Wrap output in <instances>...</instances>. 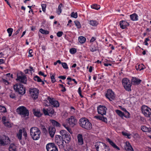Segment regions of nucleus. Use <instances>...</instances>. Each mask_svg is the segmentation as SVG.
<instances>
[{
	"label": "nucleus",
	"mask_w": 151,
	"mask_h": 151,
	"mask_svg": "<svg viewBox=\"0 0 151 151\" xmlns=\"http://www.w3.org/2000/svg\"><path fill=\"white\" fill-rule=\"evenodd\" d=\"M4 125L8 127H11L10 123L8 121H6L5 123H4Z\"/></svg>",
	"instance_id": "51"
},
{
	"label": "nucleus",
	"mask_w": 151,
	"mask_h": 151,
	"mask_svg": "<svg viewBox=\"0 0 151 151\" xmlns=\"http://www.w3.org/2000/svg\"><path fill=\"white\" fill-rule=\"evenodd\" d=\"M48 100L49 102L52 106V107H54L56 108L60 106V103L59 102L56 100L55 99L53 98H50L48 97Z\"/></svg>",
	"instance_id": "14"
},
{
	"label": "nucleus",
	"mask_w": 151,
	"mask_h": 151,
	"mask_svg": "<svg viewBox=\"0 0 151 151\" xmlns=\"http://www.w3.org/2000/svg\"><path fill=\"white\" fill-rule=\"evenodd\" d=\"M10 97L12 99H14L15 98V95L14 94L11 93L10 95Z\"/></svg>",
	"instance_id": "61"
},
{
	"label": "nucleus",
	"mask_w": 151,
	"mask_h": 151,
	"mask_svg": "<svg viewBox=\"0 0 151 151\" xmlns=\"http://www.w3.org/2000/svg\"><path fill=\"white\" fill-rule=\"evenodd\" d=\"M122 82L123 85L126 90L128 91H131V87L132 85L129 80L127 78H124Z\"/></svg>",
	"instance_id": "10"
},
{
	"label": "nucleus",
	"mask_w": 151,
	"mask_h": 151,
	"mask_svg": "<svg viewBox=\"0 0 151 151\" xmlns=\"http://www.w3.org/2000/svg\"><path fill=\"white\" fill-rule=\"evenodd\" d=\"M61 115L63 118H65L68 116V113L66 111H64L62 112Z\"/></svg>",
	"instance_id": "40"
},
{
	"label": "nucleus",
	"mask_w": 151,
	"mask_h": 151,
	"mask_svg": "<svg viewBox=\"0 0 151 151\" xmlns=\"http://www.w3.org/2000/svg\"><path fill=\"white\" fill-rule=\"evenodd\" d=\"M79 123L82 127L86 129L90 130L92 128L91 124L86 118H81L79 120Z\"/></svg>",
	"instance_id": "1"
},
{
	"label": "nucleus",
	"mask_w": 151,
	"mask_h": 151,
	"mask_svg": "<svg viewBox=\"0 0 151 151\" xmlns=\"http://www.w3.org/2000/svg\"><path fill=\"white\" fill-rule=\"evenodd\" d=\"M16 80L21 83L26 84L27 82V78L26 76L22 72L18 73L17 75Z\"/></svg>",
	"instance_id": "7"
},
{
	"label": "nucleus",
	"mask_w": 151,
	"mask_h": 151,
	"mask_svg": "<svg viewBox=\"0 0 151 151\" xmlns=\"http://www.w3.org/2000/svg\"><path fill=\"white\" fill-rule=\"evenodd\" d=\"M0 112L5 113L6 112V107L4 106L0 105Z\"/></svg>",
	"instance_id": "38"
},
{
	"label": "nucleus",
	"mask_w": 151,
	"mask_h": 151,
	"mask_svg": "<svg viewBox=\"0 0 151 151\" xmlns=\"http://www.w3.org/2000/svg\"><path fill=\"white\" fill-rule=\"evenodd\" d=\"M22 130L21 129H19L18 133L17 134V137L19 140H21L22 139Z\"/></svg>",
	"instance_id": "34"
},
{
	"label": "nucleus",
	"mask_w": 151,
	"mask_h": 151,
	"mask_svg": "<svg viewBox=\"0 0 151 151\" xmlns=\"http://www.w3.org/2000/svg\"><path fill=\"white\" fill-rule=\"evenodd\" d=\"M125 149L127 151H133V149L130 143L129 142H126L124 146Z\"/></svg>",
	"instance_id": "21"
},
{
	"label": "nucleus",
	"mask_w": 151,
	"mask_h": 151,
	"mask_svg": "<svg viewBox=\"0 0 151 151\" xmlns=\"http://www.w3.org/2000/svg\"><path fill=\"white\" fill-rule=\"evenodd\" d=\"M70 16L73 18H77L78 17L77 13V12L74 13V12H73L71 14Z\"/></svg>",
	"instance_id": "49"
},
{
	"label": "nucleus",
	"mask_w": 151,
	"mask_h": 151,
	"mask_svg": "<svg viewBox=\"0 0 151 151\" xmlns=\"http://www.w3.org/2000/svg\"><path fill=\"white\" fill-rule=\"evenodd\" d=\"M63 138L59 135H56L55 137V141L56 143L60 148L63 149L64 147V140Z\"/></svg>",
	"instance_id": "9"
},
{
	"label": "nucleus",
	"mask_w": 151,
	"mask_h": 151,
	"mask_svg": "<svg viewBox=\"0 0 151 151\" xmlns=\"http://www.w3.org/2000/svg\"><path fill=\"white\" fill-rule=\"evenodd\" d=\"M79 42L81 44L84 43L86 41V39L84 37L81 36L79 37L78 38Z\"/></svg>",
	"instance_id": "31"
},
{
	"label": "nucleus",
	"mask_w": 151,
	"mask_h": 151,
	"mask_svg": "<svg viewBox=\"0 0 151 151\" xmlns=\"http://www.w3.org/2000/svg\"><path fill=\"white\" fill-rule=\"evenodd\" d=\"M130 17L132 21H137L138 20V16L137 14L135 13L130 15Z\"/></svg>",
	"instance_id": "28"
},
{
	"label": "nucleus",
	"mask_w": 151,
	"mask_h": 151,
	"mask_svg": "<svg viewBox=\"0 0 151 151\" xmlns=\"http://www.w3.org/2000/svg\"><path fill=\"white\" fill-rule=\"evenodd\" d=\"M33 112L34 115L38 117H40L42 114L41 113L40 111L38 110L33 109Z\"/></svg>",
	"instance_id": "29"
},
{
	"label": "nucleus",
	"mask_w": 151,
	"mask_h": 151,
	"mask_svg": "<svg viewBox=\"0 0 151 151\" xmlns=\"http://www.w3.org/2000/svg\"><path fill=\"white\" fill-rule=\"evenodd\" d=\"M89 24L92 26L96 27L98 25L99 23L96 20H91L89 21Z\"/></svg>",
	"instance_id": "27"
},
{
	"label": "nucleus",
	"mask_w": 151,
	"mask_h": 151,
	"mask_svg": "<svg viewBox=\"0 0 151 151\" xmlns=\"http://www.w3.org/2000/svg\"><path fill=\"white\" fill-rule=\"evenodd\" d=\"M122 110L125 111V114L127 115V116H129V113L126 110L124 109L123 108Z\"/></svg>",
	"instance_id": "56"
},
{
	"label": "nucleus",
	"mask_w": 151,
	"mask_h": 151,
	"mask_svg": "<svg viewBox=\"0 0 151 151\" xmlns=\"http://www.w3.org/2000/svg\"><path fill=\"white\" fill-rule=\"evenodd\" d=\"M143 66V65L142 64L139 65H138V66H136V67L137 70H140L142 69H143L144 68L142 67H141L142 66Z\"/></svg>",
	"instance_id": "47"
},
{
	"label": "nucleus",
	"mask_w": 151,
	"mask_h": 151,
	"mask_svg": "<svg viewBox=\"0 0 151 151\" xmlns=\"http://www.w3.org/2000/svg\"><path fill=\"white\" fill-rule=\"evenodd\" d=\"M58 78L63 80H65L66 78V77L65 76H60Z\"/></svg>",
	"instance_id": "64"
},
{
	"label": "nucleus",
	"mask_w": 151,
	"mask_h": 151,
	"mask_svg": "<svg viewBox=\"0 0 151 151\" xmlns=\"http://www.w3.org/2000/svg\"><path fill=\"white\" fill-rule=\"evenodd\" d=\"M90 50L91 51L93 52L96 51L97 50V48L95 46L92 45L90 47Z\"/></svg>",
	"instance_id": "46"
},
{
	"label": "nucleus",
	"mask_w": 151,
	"mask_h": 151,
	"mask_svg": "<svg viewBox=\"0 0 151 151\" xmlns=\"http://www.w3.org/2000/svg\"><path fill=\"white\" fill-rule=\"evenodd\" d=\"M14 88L16 92L20 94L23 95L25 93V88L21 83H18L15 84L14 86Z\"/></svg>",
	"instance_id": "4"
},
{
	"label": "nucleus",
	"mask_w": 151,
	"mask_h": 151,
	"mask_svg": "<svg viewBox=\"0 0 151 151\" xmlns=\"http://www.w3.org/2000/svg\"><path fill=\"white\" fill-rule=\"evenodd\" d=\"M141 80L136 77H132V83L134 85H139L141 82Z\"/></svg>",
	"instance_id": "22"
},
{
	"label": "nucleus",
	"mask_w": 151,
	"mask_h": 151,
	"mask_svg": "<svg viewBox=\"0 0 151 151\" xmlns=\"http://www.w3.org/2000/svg\"><path fill=\"white\" fill-rule=\"evenodd\" d=\"M10 140L5 135L0 136V145L4 146L10 143Z\"/></svg>",
	"instance_id": "11"
},
{
	"label": "nucleus",
	"mask_w": 151,
	"mask_h": 151,
	"mask_svg": "<svg viewBox=\"0 0 151 151\" xmlns=\"http://www.w3.org/2000/svg\"><path fill=\"white\" fill-rule=\"evenodd\" d=\"M67 79L68 80H69V81H68V82L67 83V84H70L71 83L70 82L71 81V78L70 77H68L67 78Z\"/></svg>",
	"instance_id": "63"
},
{
	"label": "nucleus",
	"mask_w": 151,
	"mask_h": 151,
	"mask_svg": "<svg viewBox=\"0 0 151 151\" xmlns=\"http://www.w3.org/2000/svg\"><path fill=\"white\" fill-rule=\"evenodd\" d=\"M55 129L53 127H50L49 129V133L51 138L54 137L55 132Z\"/></svg>",
	"instance_id": "20"
},
{
	"label": "nucleus",
	"mask_w": 151,
	"mask_h": 151,
	"mask_svg": "<svg viewBox=\"0 0 151 151\" xmlns=\"http://www.w3.org/2000/svg\"><path fill=\"white\" fill-rule=\"evenodd\" d=\"M32 52V49H30L29 50V55H28L29 56V57H32L33 55L31 54Z\"/></svg>",
	"instance_id": "60"
},
{
	"label": "nucleus",
	"mask_w": 151,
	"mask_h": 151,
	"mask_svg": "<svg viewBox=\"0 0 151 151\" xmlns=\"http://www.w3.org/2000/svg\"><path fill=\"white\" fill-rule=\"evenodd\" d=\"M22 27H19L18 29L16 31L17 33H19V32H21L22 31Z\"/></svg>",
	"instance_id": "58"
},
{
	"label": "nucleus",
	"mask_w": 151,
	"mask_h": 151,
	"mask_svg": "<svg viewBox=\"0 0 151 151\" xmlns=\"http://www.w3.org/2000/svg\"><path fill=\"white\" fill-rule=\"evenodd\" d=\"M39 32L43 35H46L47 34V31L44 30L42 28L40 29Z\"/></svg>",
	"instance_id": "43"
},
{
	"label": "nucleus",
	"mask_w": 151,
	"mask_h": 151,
	"mask_svg": "<svg viewBox=\"0 0 151 151\" xmlns=\"http://www.w3.org/2000/svg\"><path fill=\"white\" fill-rule=\"evenodd\" d=\"M34 79L35 81H37L38 82H40L42 81L41 79L38 76H36L34 77Z\"/></svg>",
	"instance_id": "41"
},
{
	"label": "nucleus",
	"mask_w": 151,
	"mask_h": 151,
	"mask_svg": "<svg viewBox=\"0 0 151 151\" xmlns=\"http://www.w3.org/2000/svg\"><path fill=\"white\" fill-rule=\"evenodd\" d=\"M2 121L3 122V124H4V123H5L7 121L6 120V117L4 116L2 118Z\"/></svg>",
	"instance_id": "59"
},
{
	"label": "nucleus",
	"mask_w": 151,
	"mask_h": 151,
	"mask_svg": "<svg viewBox=\"0 0 151 151\" xmlns=\"http://www.w3.org/2000/svg\"><path fill=\"white\" fill-rule=\"evenodd\" d=\"M30 135L32 139L35 140L39 139L41 135V132L36 127H32L30 129Z\"/></svg>",
	"instance_id": "2"
},
{
	"label": "nucleus",
	"mask_w": 151,
	"mask_h": 151,
	"mask_svg": "<svg viewBox=\"0 0 151 151\" xmlns=\"http://www.w3.org/2000/svg\"><path fill=\"white\" fill-rule=\"evenodd\" d=\"M141 130L144 132H150L151 131V128L150 127H147L145 126H142Z\"/></svg>",
	"instance_id": "25"
},
{
	"label": "nucleus",
	"mask_w": 151,
	"mask_h": 151,
	"mask_svg": "<svg viewBox=\"0 0 151 151\" xmlns=\"http://www.w3.org/2000/svg\"><path fill=\"white\" fill-rule=\"evenodd\" d=\"M48 151H58V149L54 143H48Z\"/></svg>",
	"instance_id": "17"
},
{
	"label": "nucleus",
	"mask_w": 151,
	"mask_h": 151,
	"mask_svg": "<svg viewBox=\"0 0 151 151\" xmlns=\"http://www.w3.org/2000/svg\"><path fill=\"white\" fill-rule=\"evenodd\" d=\"M63 6V4H60L58 7V9L57 11V13L58 15H60L62 12L61 8Z\"/></svg>",
	"instance_id": "35"
},
{
	"label": "nucleus",
	"mask_w": 151,
	"mask_h": 151,
	"mask_svg": "<svg viewBox=\"0 0 151 151\" xmlns=\"http://www.w3.org/2000/svg\"><path fill=\"white\" fill-rule=\"evenodd\" d=\"M17 111L22 116H28L29 115V111L24 106H19L17 109Z\"/></svg>",
	"instance_id": "5"
},
{
	"label": "nucleus",
	"mask_w": 151,
	"mask_h": 151,
	"mask_svg": "<svg viewBox=\"0 0 151 151\" xmlns=\"http://www.w3.org/2000/svg\"><path fill=\"white\" fill-rule=\"evenodd\" d=\"M38 90L36 88L31 89L29 91L31 96L33 99H37L38 96Z\"/></svg>",
	"instance_id": "15"
},
{
	"label": "nucleus",
	"mask_w": 151,
	"mask_h": 151,
	"mask_svg": "<svg viewBox=\"0 0 151 151\" xmlns=\"http://www.w3.org/2000/svg\"><path fill=\"white\" fill-rule=\"evenodd\" d=\"M102 116H94V118L98 120H101L102 118Z\"/></svg>",
	"instance_id": "55"
},
{
	"label": "nucleus",
	"mask_w": 151,
	"mask_h": 151,
	"mask_svg": "<svg viewBox=\"0 0 151 151\" xmlns=\"http://www.w3.org/2000/svg\"><path fill=\"white\" fill-rule=\"evenodd\" d=\"M122 134L123 135L125 136H127L128 138H130V136L131 135L130 134H128L125 132H122Z\"/></svg>",
	"instance_id": "48"
},
{
	"label": "nucleus",
	"mask_w": 151,
	"mask_h": 151,
	"mask_svg": "<svg viewBox=\"0 0 151 151\" xmlns=\"http://www.w3.org/2000/svg\"><path fill=\"white\" fill-rule=\"evenodd\" d=\"M41 128L44 133L45 134L47 133V129L45 125L41 124Z\"/></svg>",
	"instance_id": "44"
},
{
	"label": "nucleus",
	"mask_w": 151,
	"mask_h": 151,
	"mask_svg": "<svg viewBox=\"0 0 151 151\" xmlns=\"http://www.w3.org/2000/svg\"><path fill=\"white\" fill-rule=\"evenodd\" d=\"M62 125L71 134L72 133V131L71 129L68 126L67 124L64 123H63L62 124Z\"/></svg>",
	"instance_id": "33"
},
{
	"label": "nucleus",
	"mask_w": 151,
	"mask_h": 151,
	"mask_svg": "<svg viewBox=\"0 0 151 151\" xmlns=\"http://www.w3.org/2000/svg\"><path fill=\"white\" fill-rule=\"evenodd\" d=\"M78 142L79 145H82L83 143V136L81 134H79L77 136Z\"/></svg>",
	"instance_id": "24"
},
{
	"label": "nucleus",
	"mask_w": 151,
	"mask_h": 151,
	"mask_svg": "<svg viewBox=\"0 0 151 151\" xmlns=\"http://www.w3.org/2000/svg\"><path fill=\"white\" fill-rule=\"evenodd\" d=\"M42 7L43 11L45 12V9L46 7V4H42Z\"/></svg>",
	"instance_id": "52"
},
{
	"label": "nucleus",
	"mask_w": 151,
	"mask_h": 151,
	"mask_svg": "<svg viewBox=\"0 0 151 151\" xmlns=\"http://www.w3.org/2000/svg\"><path fill=\"white\" fill-rule=\"evenodd\" d=\"M66 121L71 127H73L77 124V120L74 116H71L66 119Z\"/></svg>",
	"instance_id": "12"
},
{
	"label": "nucleus",
	"mask_w": 151,
	"mask_h": 151,
	"mask_svg": "<svg viewBox=\"0 0 151 151\" xmlns=\"http://www.w3.org/2000/svg\"><path fill=\"white\" fill-rule=\"evenodd\" d=\"M106 141L108 142H109L110 145H111L114 148L119 150H120L119 148L117 145H116L109 139H106Z\"/></svg>",
	"instance_id": "23"
},
{
	"label": "nucleus",
	"mask_w": 151,
	"mask_h": 151,
	"mask_svg": "<svg viewBox=\"0 0 151 151\" xmlns=\"http://www.w3.org/2000/svg\"><path fill=\"white\" fill-rule=\"evenodd\" d=\"M63 34V32L62 31H59L57 33V36L59 37H61Z\"/></svg>",
	"instance_id": "54"
},
{
	"label": "nucleus",
	"mask_w": 151,
	"mask_h": 151,
	"mask_svg": "<svg viewBox=\"0 0 151 151\" xmlns=\"http://www.w3.org/2000/svg\"><path fill=\"white\" fill-rule=\"evenodd\" d=\"M141 110L144 116L147 117H151V109L146 105H143L141 108Z\"/></svg>",
	"instance_id": "6"
},
{
	"label": "nucleus",
	"mask_w": 151,
	"mask_h": 151,
	"mask_svg": "<svg viewBox=\"0 0 151 151\" xmlns=\"http://www.w3.org/2000/svg\"><path fill=\"white\" fill-rule=\"evenodd\" d=\"M91 8L92 9L98 10L100 9V6L99 5L96 4H93L91 6Z\"/></svg>",
	"instance_id": "36"
},
{
	"label": "nucleus",
	"mask_w": 151,
	"mask_h": 151,
	"mask_svg": "<svg viewBox=\"0 0 151 151\" xmlns=\"http://www.w3.org/2000/svg\"><path fill=\"white\" fill-rule=\"evenodd\" d=\"M62 65L64 69H67L68 68V67L67 63H62Z\"/></svg>",
	"instance_id": "50"
},
{
	"label": "nucleus",
	"mask_w": 151,
	"mask_h": 151,
	"mask_svg": "<svg viewBox=\"0 0 151 151\" xmlns=\"http://www.w3.org/2000/svg\"><path fill=\"white\" fill-rule=\"evenodd\" d=\"M116 113L120 116L123 117L125 116L126 117H127V115H125V114L123 113L122 111L119 110H116Z\"/></svg>",
	"instance_id": "30"
},
{
	"label": "nucleus",
	"mask_w": 151,
	"mask_h": 151,
	"mask_svg": "<svg viewBox=\"0 0 151 151\" xmlns=\"http://www.w3.org/2000/svg\"><path fill=\"white\" fill-rule=\"evenodd\" d=\"M106 108L104 106L100 105L97 107V111L99 114L102 115H105Z\"/></svg>",
	"instance_id": "16"
},
{
	"label": "nucleus",
	"mask_w": 151,
	"mask_h": 151,
	"mask_svg": "<svg viewBox=\"0 0 151 151\" xmlns=\"http://www.w3.org/2000/svg\"><path fill=\"white\" fill-rule=\"evenodd\" d=\"M75 24L78 29H80L81 27V25L80 22L77 20H76L74 22Z\"/></svg>",
	"instance_id": "39"
},
{
	"label": "nucleus",
	"mask_w": 151,
	"mask_h": 151,
	"mask_svg": "<svg viewBox=\"0 0 151 151\" xmlns=\"http://www.w3.org/2000/svg\"><path fill=\"white\" fill-rule=\"evenodd\" d=\"M81 92H82V91H81V88L80 87L78 89V93H79V95L82 98L83 97V96L81 94Z\"/></svg>",
	"instance_id": "53"
},
{
	"label": "nucleus",
	"mask_w": 151,
	"mask_h": 151,
	"mask_svg": "<svg viewBox=\"0 0 151 151\" xmlns=\"http://www.w3.org/2000/svg\"><path fill=\"white\" fill-rule=\"evenodd\" d=\"M55 112L53 108L50 107L48 109V115L51 117H54L55 115Z\"/></svg>",
	"instance_id": "19"
},
{
	"label": "nucleus",
	"mask_w": 151,
	"mask_h": 151,
	"mask_svg": "<svg viewBox=\"0 0 151 151\" xmlns=\"http://www.w3.org/2000/svg\"><path fill=\"white\" fill-rule=\"evenodd\" d=\"M101 120L106 123H107V118L104 116L102 117V120Z\"/></svg>",
	"instance_id": "57"
},
{
	"label": "nucleus",
	"mask_w": 151,
	"mask_h": 151,
	"mask_svg": "<svg viewBox=\"0 0 151 151\" xmlns=\"http://www.w3.org/2000/svg\"><path fill=\"white\" fill-rule=\"evenodd\" d=\"M55 73H54L52 75L51 73H50V76L51 80V82L52 83H54L56 81L55 78Z\"/></svg>",
	"instance_id": "37"
},
{
	"label": "nucleus",
	"mask_w": 151,
	"mask_h": 151,
	"mask_svg": "<svg viewBox=\"0 0 151 151\" xmlns=\"http://www.w3.org/2000/svg\"><path fill=\"white\" fill-rule=\"evenodd\" d=\"M50 123H52L53 125H55L57 126H60V124L57 121L52 119L50 120Z\"/></svg>",
	"instance_id": "32"
},
{
	"label": "nucleus",
	"mask_w": 151,
	"mask_h": 151,
	"mask_svg": "<svg viewBox=\"0 0 151 151\" xmlns=\"http://www.w3.org/2000/svg\"><path fill=\"white\" fill-rule=\"evenodd\" d=\"M129 25V24L125 21L122 20L119 22L120 27L122 29H125Z\"/></svg>",
	"instance_id": "18"
},
{
	"label": "nucleus",
	"mask_w": 151,
	"mask_h": 151,
	"mask_svg": "<svg viewBox=\"0 0 151 151\" xmlns=\"http://www.w3.org/2000/svg\"><path fill=\"white\" fill-rule=\"evenodd\" d=\"M105 96L106 98L110 101L114 100L115 98V95L114 92L110 89L107 90Z\"/></svg>",
	"instance_id": "13"
},
{
	"label": "nucleus",
	"mask_w": 151,
	"mask_h": 151,
	"mask_svg": "<svg viewBox=\"0 0 151 151\" xmlns=\"http://www.w3.org/2000/svg\"><path fill=\"white\" fill-rule=\"evenodd\" d=\"M60 133L62 136V138L66 139L65 142L66 143H68L70 141L71 137L69 133L66 131L62 130L60 131Z\"/></svg>",
	"instance_id": "8"
},
{
	"label": "nucleus",
	"mask_w": 151,
	"mask_h": 151,
	"mask_svg": "<svg viewBox=\"0 0 151 151\" xmlns=\"http://www.w3.org/2000/svg\"><path fill=\"white\" fill-rule=\"evenodd\" d=\"M77 52L76 49L75 48H73L70 49V53L72 54H74L76 53Z\"/></svg>",
	"instance_id": "45"
},
{
	"label": "nucleus",
	"mask_w": 151,
	"mask_h": 151,
	"mask_svg": "<svg viewBox=\"0 0 151 151\" xmlns=\"http://www.w3.org/2000/svg\"><path fill=\"white\" fill-rule=\"evenodd\" d=\"M9 151H17L16 146L14 143L11 144L9 148Z\"/></svg>",
	"instance_id": "26"
},
{
	"label": "nucleus",
	"mask_w": 151,
	"mask_h": 151,
	"mask_svg": "<svg viewBox=\"0 0 151 151\" xmlns=\"http://www.w3.org/2000/svg\"><path fill=\"white\" fill-rule=\"evenodd\" d=\"M42 111L45 115H47V110H46L45 109H43Z\"/></svg>",
	"instance_id": "62"
},
{
	"label": "nucleus",
	"mask_w": 151,
	"mask_h": 151,
	"mask_svg": "<svg viewBox=\"0 0 151 151\" xmlns=\"http://www.w3.org/2000/svg\"><path fill=\"white\" fill-rule=\"evenodd\" d=\"M8 33H9V36L10 37L12 35L13 31V29L11 28H9L7 30Z\"/></svg>",
	"instance_id": "42"
},
{
	"label": "nucleus",
	"mask_w": 151,
	"mask_h": 151,
	"mask_svg": "<svg viewBox=\"0 0 151 151\" xmlns=\"http://www.w3.org/2000/svg\"><path fill=\"white\" fill-rule=\"evenodd\" d=\"M97 151H109L110 149L105 144L101 142H97L95 145Z\"/></svg>",
	"instance_id": "3"
}]
</instances>
